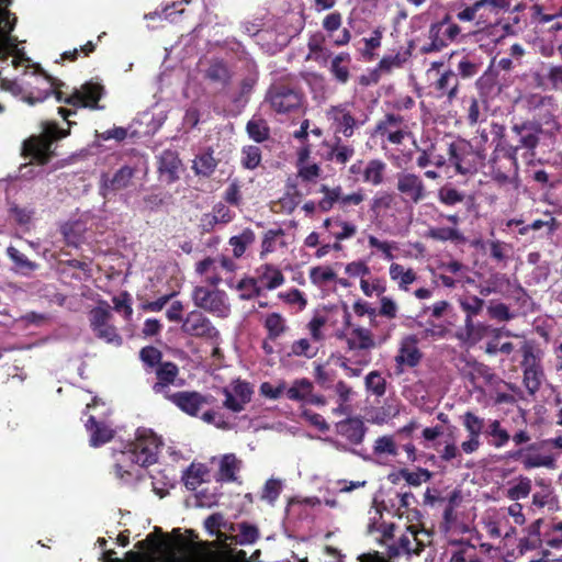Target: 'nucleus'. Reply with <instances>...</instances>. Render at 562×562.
Segmentation results:
<instances>
[{
	"label": "nucleus",
	"mask_w": 562,
	"mask_h": 562,
	"mask_svg": "<svg viewBox=\"0 0 562 562\" xmlns=\"http://www.w3.org/2000/svg\"><path fill=\"white\" fill-rule=\"evenodd\" d=\"M458 303L461 311L465 314L464 326L467 333L471 335L475 328L473 318L483 312L485 302L476 295L467 293L459 296Z\"/></svg>",
	"instance_id": "nucleus-28"
},
{
	"label": "nucleus",
	"mask_w": 562,
	"mask_h": 562,
	"mask_svg": "<svg viewBox=\"0 0 562 562\" xmlns=\"http://www.w3.org/2000/svg\"><path fill=\"white\" fill-rule=\"evenodd\" d=\"M246 131L248 136L256 143H262L270 137V127L261 117L254 116L249 120L246 125Z\"/></svg>",
	"instance_id": "nucleus-46"
},
{
	"label": "nucleus",
	"mask_w": 562,
	"mask_h": 562,
	"mask_svg": "<svg viewBox=\"0 0 562 562\" xmlns=\"http://www.w3.org/2000/svg\"><path fill=\"white\" fill-rule=\"evenodd\" d=\"M518 147L509 145L507 147L495 148L493 157L490 160L491 175L499 186H518Z\"/></svg>",
	"instance_id": "nucleus-7"
},
{
	"label": "nucleus",
	"mask_w": 562,
	"mask_h": 562,
	"mask_svg": "<svg viewBox=\"0 0 562 562\" xmlns=\"http://www.w3.org/2000/svg\"><path fill=\"white\" fill-rule=\"evenodd\" d=\"M396 190L404 201L418 204L427 195V189L423 179L411 171L404 170L396 175Z\"/></svg>",
	"instance_id": "nucleus-18"
},
{
	"label": "nucleus",
	"mask_w": 562,
	"mask_h": 562,
	"mask_svg": "<svg viewBox=\"0 0 562 562\" xmlns=\"http://www.w3.org/2000/svg\"><path fill=\"white\" fill-rule=\"evenodd\" d=\"M426 237L438 241L463 243L465 240L463 234L454 227H431L427 231Z\"/></svg>",
	"instance_id": "nucleus-49"
},
{
	"label": "nucleus",
	"mask_w": 562,
	"mask_h": 562,
	"mask_svg": "<svg viewBox=\"0 0 562 562\" xmlns=\"http://www.w3.org/2000/svg\"><path fill=\"white\" fill-rule=\"evenodd\" d=\"M236 289L240 291L241 300H251L261 294L262 288L259 285L255 277H247L239 280Z\"/></svg>",
	"instance_id": "nucleus-58"
},
{
	"label": "nucleus",
	"mask_w": 562,
	"mask_h": 562,
	"mask_svg": "<svg viewBox=\"0 0 562 562\" xmlns=\"http://www.w3.org/2000/svg\"><path fill=\"white\" fill-rule=\"evenodd\" d=\"M461 33V27L453 22L450 13H445L441 19L430 23L428 29L429 42L420 47L424 55L439 53L456 42Z\"/></svg>",
	"instance_id": "nucleus-9"
},
{
	"label": "nucleus",
	"mask_w": 562,
	"mask_h": 562,
	"mask_svg": "<svg viewBox=\"0 0 562 562\" xmlns=\"http://www.w3.org/2000/svg\"><path fill=\"white\" fill-rule=\"evenodd\" d=\"M366 431L367 427L359 417H348L336 424V432L346 438L351 445H360Z\"/></svg>",
	"instance_id": "nucleus-30"
},
{
	"label": "nucleus",
	"mask_w": 562,
	"mask_h": 562,
	"mask_svg": "<svg viewBox=\"0 0 562 562\" xmlns=\"http://www.w3.org/2000/svg\"><path fill=\"white\" fill-rule=\"evenodd\" d=\"M530 24L539 26L562 19V5L555 7L551 2H535L529 7Z\"/></svg>",
	"instance_id": "nucleus-31"
},
{
	"label": "nucleus",
	"mask_w": 562,
	"mask_h": 562,
	"mask_svg": "<svg viewBox=\"0 0 562 562\" xmlns=\"http://www.w3.org/2000/svg\"><path fill=\"white\" fill-rule=\"evenodd\" d=\"M342 25V14L339 11H333L324 16L322 27L329 37L333 38L335 46H346L351 40V32L348 29H342L341 32L334 37V33Z\"/></svg>",
	"instance_id": "nucleus-27"
},
{
	"label": "nucleus",
	"mask_w": 562,
	"mask_h": 562,
	"mask_svg": "<svg viewBox=\"0 0 562 562\" xmlns=\"http://www.w3.org/2000/svg\"><path fill=\"white\" fill-rule=\"evenodd\" d=\"M383 31V27L378 26L372 31V35L370 37L363 38L364 48L362 50V56L366 60L371 61L375 59L376 54L374 50L381 46Z\"/></svg>",
	"instance_id": "nucleus-57"
},
{
	"label": "nucleus",
	"mask_w": 562,
	"mask_h": 562,
	"mask_svg": "<svg viewBox=\"0 0 562 562\" xmlns=\"http://www.w3.org/2000/svg\"><path fill=\"white\" fill-rule=\"evenodd\" d=\"M256 239L255 233L250 228H245L239 235L232 236L228 240L233 247V255L235 258H240L247 247L251 245Z\"/></svg>",
	"instance_id": "nucleus-48"
},
{
	"label": "nucleus",
	"mask_w": 562,
	"mask_h": 562,
	"mask_svg": "<svg viewBox=\"0 0 562 562\" xmlns=\"http://www.w3.org/2000/svg\"><path fill=\"white\" fill-rule=\"evenodd\" d=\"M398 475L405 480L411 486H419L423 482H428L432 477V472L425 468H417L416 471H409L403 468L398 471Z\"/></svg>",
	"instance_id": "nucleus-55"
},
{
	"label": "nucleus",
	"mask_w": 562,
	"mask_h": 562,
	"mask_svg": "<svg viewBox=\"0 0 562 562\" xmlns=\"http://www.w3.org/2000/svg\"><path fill=\"white\" fill-rule=\"evenodd\" d=\"M86 428L90 432V446L92 447L105 445L114 437V430L103 422H98L94 416L88 418Z\"/></svg>",
	"instance_id": "nucleus-34"
},
{
	"label": "nucleus",
	"mask_w": 562,
	"mask_h": 562,
	"mask_svg": "<svg viewBox=\"0 0 562 562\" xmlns=\"http://www.w3.org/2000/svg\"><path fill=\"white\" fill-rule=\"evenodd\" d=\"M450 562H482L475 546L460 542L451 553Z\"/></svg>",
	"instance_id": "nucleus-50"
},
{
	"label": "nucleus",
	"mask_w": 562,
	"mask_h": 562,
	"mask_svg": "<svg viewBox=\"0 0 562 562\" xmlns=\"http://www.w3.org/2000/svg\"><path fill=\"white\" fill-rule=\"evenodd\" d=\"M285 232L282 228L267 231L261 241L260 259H265L267 255L276 251L278 244L282 247L285 246V241L283 240Z\"/></svg>",
	"instance_id": "nucleus-42"
},
{
	"label": "nucleus",
	"mask_w": 562,
	"mask_h": 562,
	"mask_svg": "<svg viewBox=\"0 0 562 562\" xmlns=\"http://www.w3.org/2000/svg\"><path fill=\"white\" fill-rule=\"evenodd\" d=\"M46 77L50 80V87L42 97H34L33 93L26 97V101L30 104H35L37 102L44 101L50 94H54L58 102H64L68 105L75 108H88L91 110H99L102 106L99 105V101L105 93L104 86L94 79H91L85 82L79 89H75L71 94L66 95L63 91L59 90V87L64 86V83L55 78H52L46 75Z\"/></svg>",
	"instance_id": "nucleus-3"
},
{
	"label": "nucleus",
	"mask_w": 562,
	"mask_h": 562,
	"mask_svg": "<svg viewBox=\"0 0 562 562\" xmlns=\"http://www.w3.org/2000/svg\"><path fill=\"white\" fill-rule=\"evenodd\" d=\"M419 339L416 335L405 336L400 344V349L395 356V362L398 367L414 368L419 364L423 353L418 348Z\"/></svg>",
	"instance_id": "nucleus-26"
},
{
	"label": "nucleus",
	"mask_w": 562,
	"mask_h": 562,
	"mask_svg": "<svg viewBox=\"0 0 562 562\" xmlns=\"http://www.w3.org/2000/svg\"><path fill=\"white\" fill-rule=\"evenodd\" d=\"M134 176L135 169L126 165L117 169L112 177L102 175L100 183L101 195L106 198L111 192L126 189Z\"/></svg>",
	"instance_id": "nucleus-25"
},
{
	"label": "nucleus",
	"mask_w": 562,
	"mask_h": 562,
	"mask_svg": "<svg viewBox=\"0 0 562 562\" xmlns=\"http://www.w3.org/2000/svg\"><path fill=\"white\" fill-rule=\"evenodd\" d=\"M373 134L392 145H402L412 136L407 120L401 114L386 113L375 124Z\"/></svg>",
	"instance_id": "nucleus-13"
},
{
	"label": "nucleus",
	"mask_w": 562,
	"mask_h": 562,
	"mask_svg": "<svg viewBox=\"0 0 562 562\" xmlns=\"http://www.w3.org/2000/svg\"><path fill=\"white\" fill-rule=\"evenodd\" d=\"M512 0H475L471 5L459 11L457 19L461 22H472L481 10H488L490 13L498 14L501 11L510 9Z\"/></svg>",
	"instance_id": "nucleus-24"
},
{
	"label": "nucleus",
	"mask_w": 562,
	"mask_h": 562,
	"mask_svg": "<svg viewBox=\"0 0 562 562\" xmlns=\"http://www.w3.org/2000/svg\"><path fill=\"white\" fill-rule=\"evenodd\" d=\"M484 435L490 438L488 443L496 449L504 448L510 440L509 431L502 426L498 419L488 420Z\"/></svg>",
	"instance_id": "nucleus-39"
},
{
	"label": "nucleus",
	"mask_w": 562,
	"mask_h": 562,
	"mask_svg": "<svg viewBox=\"0 0 562 562\" xmlns=\"http://www.w3.org/2000/svg\"><path fill=\"white\" fill-rule=\"evenodd\" d=\"M325 36L322 33L313 34L307 42V48L310 50V57L315 61H319V54L324 55V60H327L330 56L329 52L325 48Z\"/></svg>",
	"instance_id": "nucleus-60"
},
{
	"label": "nucleus",
	"mask_w": 562,
	"mask_h": 562,
	"mask_svg": "<svg viewBox=\"0 0 562 562\" xmlns=\"http://www.w3.org/2000/svg\"><path fill=\"white\" fill-rule=\"evenodd\" d=\"M111 319L112 313L109 305L105 307L97 306L89 313L90 327L95 336L108 344L121 346L123 339L116 328L110 324Z\"/></svg>",
	"instance_id": "nucleus-16"
},
{
	"label": "nucleus",
	"mask_w": 562,
	"mask_h": 562,
	"mask_svg": "<svg viewBox=\"0 0 562 562\" xmlns=\"http://www.w3.org/2000/svg\"><path fill=\"white\" fill-rule=\"evenodd\" d=\"M386 168V164L381 159L369 160L362 171V181L373 187L381 186L384 182Z\"/></svg>",
	"instance_id": "nucleus-41"
},
{
	"label": "nucleus",
	"mask_w": 562,
	"mask_h": 562,
	"mask_svg": "<svg viewBox=\"0 0 562 562\" xmlns=\"http://www.w3.org/2000/svg\"><path fill=\"white\" fill-rule=\"evenodd\" d=\"M240 164L245 169L255 170L261 164V149L255 145H247L241 148Z\"/></svg>",
	"instance_id": "nucleus-54"
},
{
	"label": "nucleus",
	"mask_w": 562,
	"mask_h": 562,
	"mask_svg": "<svg viewBox=\"0 0 562 562\" xmlns=\"http://www.w3.org/2000/svg\"><path fill=\"white\" fill-rule=\"evenodd\" d=\"M207 469L204 464L192 463L183 473L182 481L189 491H195L205 480Z\"/></svg>",
	"instance_id": "nucleus-44"
},
{
	"label": "nucleus",
	"mask_w": 562,
	"mask_h": 562,
	"mask_svg": "<svg viewBox=\"0 0 562 562\" xmlns=\"http://www.w3.org/2000/svg\"><path fill=\"white\" fill-rule=\"evenodd\" d=\"M256 280L267 290H274L281 286L285 278L282 271L272 263H262L255 270Z\"/></svg>",
	"instance_id": "nucleus-32"
},
{
	"label": "nucleus",
	"mask_w": 562,
	"mask_h": 562,
	"mask_svg": "<svg viewBox=\"0 0 562 562\" xmlns=\"http://www.w3.org/2000/svg\"><path fill=\"white\" fill-rule=\"evenodd\" d=\"M75 113V111L69 109L58 108V114L67 121L68 128H60L56 122H44L41 134L32 135L23 142L21 155L24 158H30L37 165L48 164L56 156L55 150L52 148L53 144L67 137L70 134V126L76 124L68 120Z\"/></svg>",
	"instance_id": "nucleus-2"
},
{
	"label": "nucleus",
	"mask_w": 562,
	"mask_h": 562,
	"mask_svg": "<svg viewBox=\"0 0 562 562\" xmlns=\"http://www.w3.org/2000/svg\"><path fill=\"white\" fill-rule=\"evenodd\" d=\"M553 117L552 114H549V119L541 117L540 120L525 121L520 124H514L512 127L513 133L519 136V145L518 150L520 148H526L528 150H535L540 140V134L542 133V122L548 124L549 121Z\"/></svg>",
	"instance_id": "nucleus-22"
},
{
	"label": "nucleus",
	"mask_w": 562,
	"mask_h": 562,
	"mask_svg": "<svg viewBox=\"0 0 562 562\" xmlns=\"http://www.w3.org/2000/svg\"><path fill=\"white\" fill-rule=\"evenodd\" d=\"M355 155V148L351 145H346L341 142L339 136L335 137V142L327 154L326 159L335 161L339 165H346Z\"/></svg>",
	"instance_id": "nucleus-43"
},
{
	"label": "nucleus",
	"mask_w": 562,
	"mask_h": 562,
	"mask_svg": "<svg viewBox=\"0 0 562 562\" xmlns=\"http://www.w3.org/2000/svg\"><path fill=\"white\" fill-rule=\"evenodd\" d=\"M228 530L236 532L232 539L241 546L255 543L259 538V529L248 521H241L236 525L229 524Z\"/></svg>",
	"instance_id": "nucleus-38"
},
{
	"label": "nucleus",
	"mask_w": 562,
	"mask_h": 562,
	"mask_svg": "<svg viewBox=\"0 0 562 562\" xmlns=\"http://www.w3.org/2000/svg\"><path fill=\"white\" fill-rule=\"evenodd\" d=\"M259 321L266 329V336L269 339H279L289 330L286 318L278 312L262 315Z\"/></svg>",
	"instance_id": "nucleus-33"
},
{
	"label": "nucleus",
	"mask_w": 562,
	"mask_h": 562,
	"mask_svg": "<svg viewBox=\"0 0 562 562\" xmlns=\"http://www.w3.org/2000/svg\"><path fill=\"white\" fill-rule=\"evenodd\" d=\"M192 300L195 306L217 317L226 318L231 313V305L227 303L224 291L195 286L192 292Z\"/></svg>",
	"instance_id": "nucleus-14"
},
{
	"label": "nucleus",
	"mask_w": 562,
	"mask_h": 562,
	"mask_svg": "<svg viewBox=\"0 0 562 562\" xmlns=\"http://www.w3.org/2000/svg\"><path fill=\"white\" fill-rule=\"evenodd\" d=\"M416 537L414 525H409L406 531L398 538L397 542L390 547V555L397 557L400 554L419 555L418 548H415Z\"/></svg>",
	"instance_id": "nucleus-36"
},
{
	"label": "nucleus",
	"mask_w": 562,
	"mask_h": 562,
	"mask_svg": "<svg viewBox=\"0 0 562 562\" xmlns=\"http://www.w3.org/2000/svg\"><path fill=\"white\" fill-rule=\"evenodd\" d=\"M470 379L472 382H474L476 379H481L484 383L497 381L496 373L493 371V369L482 362H474L471 366Z\"/></svg>",
	"instance_id": "nucleus-63"
},
{
	"label": "nucleus",
	"mask_w": 562,
	"mask_h": 562,
	"mask_svg": "<svg viewBox=\"0 0 562 562\" xmlns=\"http://www.w3.org/2000/svg\"><path fill=\"white\" fill-rule=\"evenodd\" d=\"M366 387L376 396H383L386 391V381L379 371H371L366 376Z\"/></svg>",
	"instance_id": "nucleus-64"
},
{
	"label": "nucleus",
	"mask_w": 562,
	"mask_h": 562,
	"mask_svg": "<svg viewBox=\"0 0 562 562\" xmlns=\"http://www.w3.org/2000/svg\"><path fill=\"white\" fill-rule=\"evenodd\" d=\"M198 535L192 529L186 530L183 536L179 528L171 531V538L164 536L159 527H155V532L149 533L145 540L138 541L135 547L138 550L159 551L162 547L170 551L168 562H192L188 554L193 549V542Z\"/></svg>",
	"instance_id": "nucleus-4"
},
{
	"label": "nucleus",
	"mask_w": 562,
	"mask_h": 562,
	"mask_svg": "<svg viewBox=\"0 0 562 562\" xmlns=\"http://www.w3.org/2000/svg\"><path fill=\"white\" fill-rule=\"evenodd\" d=\"M161 446V439L151 429H138L134 440L113 453L116 479L125 483L139 480V470L157 462Z\"/></svg>",
	"instance_id": "nucleus-1"
},
{
	"label": "nucleus",
	"mask_w": 562,
	"mask_h": 562,
	"mask_svg": "<svg viewBox=\"0 0 562 562\" xmlns=\"http://www.w3.org/2000/svg\"><path fill=\"white\" fill-rule=\"evenodd\" d=\"M390 277L393 281L398 282V288L402 290H407L408 285L416 281V273L412 268L405 269L400 263H391L390 266Z\"/></svg>",
	"instance_id": "nucleus-47"
},
{
	"label": "nucleus",
	"mask_w": 562,
	"mask_h": 562,
	"mask_svg": "<svg viewBox=\"0 0 562 562\" xmlns=\"http://www.w3.org/2000/svg\"><path fill=\"white\" fill-rule=\"evenodd\" d=\"M222 393L225 396L223 407L238 414L251 402L254 386L246 380L236 379L228 386L223 387Z\"/></svg>",
	"instance_id": "nucleus-17"
},
{
	"label": "nucleus",
	"mask_w": 562,
	"mask_h": 562,
	"mask_svg": "<svg viewBox=\"0 0 562 562\" xmlns=\"http://www.w3.org/2000/svg\"><path fill=\"white\" fill-rule=\"evenodd\" d=\"M166 398L188 415L196 416L201 407L210 404L211 396H204L196 391H180L166 394Z\"/></svg>",
	"instance_id": "nucleus-23"
},
{
	"label": "nucleus",
	"mask_w": 562,
	"mask_h": 562,
	"mask_svg": "<svg viewBox=\"0 0 562 562\" xmlns=\"http://www.w3.org/2000/svg\"><path fill=\"white\" fill-rule=\"evenodd\" d=\"M438 78L428 86L427 94L436 99H446L449 104L458 98L460 80L452 69L438 72Z\"/></svg>",
	"instance_id": "nucleus-20"
},
{
	"label": "nucleus",
	"mask_w": 562,
	"mask_h": 562,
	"mask_svg": "<svg viewBox=\"0 0 562 562\" xmlns=\"http://www.w3.org/2000/svg\"><path fill=\"white\" fill-rule=\"evenodd\" d=\"M237 269L236 262L228 256L205 257L195 263V272L205 276V281L217 286L223 281V273H233Z\"/></svg>",
	"instance_id": "nucleus-15"
},
{
	"label": "nucleus",
	"mask_w": 562,
	"mask_h": 562,
	"mask_svg": "<svg viewBox=\"0 0 562 562\" xmlns=\"http://www.w3.org/2000/svg\"><path fill=\"white\" fill-rule=\"evenodd\" d=\"M465 199L467 194L456 189L450 183L442 186L438 190V201L446 206H454L457 204L463 203Z\"/></svg>",
	"instance_id": "nucleus-52"
},
{
	"label": "nucleus",
	"mask_w": 562,
	"mask_h": 562,
	"mask_svg": "<svg viewBox=\"0 0 562 562\" xmlns=\"http://www.w3.org/2000/svg\"><path fill=\"white\" fill-rule=\"evenodd\" d=\"M162 352L154 346H145L139 350V359L143 362L144 369L147 373L154 372L156 382L153 384L151 390L155 394H171L169 387L171 385H182V380H179V367L172 361H164Z\"/></svg>",
	"instance_id": "nucleus-5"
},
{
	"label": "nucleus",
	"mask_w": 562,
	"mask_h": 562,
	"mask_svg": "<svg viewBox=\"0 0 562 562\" xmlns=\"http://www.w3.org/2000/svg\"><path fill=\"white\" fill-rule=\"evenodd\" d=\"M7 255L20 271L31 272L37 268V263L29 260L24 254L13 246L7 248Z\"/></svg>",
	"instance_id": "nucleus-61"
},
{
	"label": "nucleus",
	"mask_w": 562,
	"mask_h": 562,
	"mask_svg": "<svg viewBox=\"0 0 562 562\" xmlns=\"http://www.w3.org/2000/svg\"><path fill=\"white\" fill-rule=\"evenodd\" d=\"M486 154L484 149H476L463 138L452 142L448 148V160L461 175L474 173L484 164Z\"/></svg>",
	"instance_id": "nucleus-8"
},
{
	"label": "nucleus",
	"mask_w": 562,
	"mask_h": 562,
	"mask_svg": "<svg viewBox=\"0 0 562 562\" xmlns=\"http://www.w3.org/2000/svg\"><path fill=\"white\" fill-rule=\"evenodd\" d=\"M394 202V195L386 191H379L372 198L370 203V211L376 215H380L383 211L392 207Z\"/></svg>",
	"instance_id": "nucleus-62"
},
{
	"label": "nucleus",
	"mask_w": 562,
	"mask_h": 562,
	"mask_svg": "<svg viewBox=\"0 0 562 562\" xmlns=\"http://www.w3.org/2000/svg\"><path fill=\"white\" fill-rule=\"evenodd\" d=\"M351 56L347 52H341L334 56L330 61L329 71L333 78L341 85H346L350 79Z\"/></svg>",
	"instance_id": "nucleus-37"
},
{
	"label": "nucleus",
	"mask_w": 562,
	"mask_h": 562,
	"mask_svg": "<svg viewBox=\"0 0 562 562\" xmlns=\"http://www.w3.org/2000/svg\"><path fill=\"white\" fill-rule=\"evenodd\" d=\"M266 101L277 113H294L303 106L304 93L294 85L276 82L268 89Z\"/></svg>",
	"instance_id": "nucleus-10"
},
{
	"label": "nucleus",
	"mask_w": 562,
	"mask_h": 562,
	"mask_svg": "<svg viewBox=\"0 0 562 562\" xmlns=\"http://www.w3.org/2000/svg\"><path fill=\"white\" fill-rule=\"evenodd\" d=\"M181 330L192 337L204 338L211 341L220 339V331L211 321L200 311H191L183 319Z\"/></svg>",
	"instance_id": "nucleus-19"
},
{
	"label": "nucleus",
	"mask_w": 562,
	"mask_h": 562,
	"mask_svg": "<svg viewBox=\"0 0 562 562\" xmlns=\"http://www.w3.org/2000/svg\"><path fill=\"white\" fill-rule=\"evenodd\" d=\"M337 338L345 340L347 352L356 356V364L367 367L370 364L371 350L376 347L373 333L369 328L361 326L352 327L348 333L337 334Z\"/></svg>",
	"instance_id": "nucleus-11"
},
{
	"label": "nucleus",
	"mask_w": 562,
	"mask_h": 562,
	"mask_svg": "<svg viewBox=\"0 0 562 562\" xmlns=\"http://www.w3.org/2000/svg\"><path fill=\"white\" fill-rule=\"evenodd\" d=\"M482 67V63L476 60L475 58L465 55L461 58V60L458 63L456 72L458 75V78L462 79H470L476 76Z\"/></svg>",
	"instance_id": "nucleus-56"
},
{
	"label": "nucleus",
	"mask_w": 562,
	"mask_h": 562,
	"mask_svg": "<svg viewBox=\"0 0 562 562\" xmlns=\"http://www.w3.org/2000/svg\"><path fill=\"white\" fill-rule=\"evenodd\" d=\"M204 78L213 83L226 87L232 80V72L225 61L215 59L205 69Z\"/></svg>",
	"instance_id": "nucleus-40"
},
{
	"label": "nucleus",
	"mask_w": 562,
	"mask_h": 562,
	"mask_svg": "<svg viewBox=\"0 0 562 562\" xmlns=\"http://www.w3.org/2000/svg\"><path fill=\"white\" fill-rule=\"evenodd\" d=\"M522 360V383L529 395H535L541 387L546 378L541 359L536 351L535 346L529 341H524L520 347Z\"/></svg>",
	"instance_id": "nucleus-12"
},
{
	"label": "nucleus",
	"mask_w": 562,
	"mask_h": 562,
	"mask_svg": "<svg viewBox=\"0 0 562 562\" xmlns=\"http://www.w3.org/2000/svg\"><path fill=\"white\" fill-rule=\"evenodd\" d=\"M217 165L218 160L214 157L213 148L207 147L204 151L195 156L192 170L195 176L209 178L213 175Z\"/></svg>",
	"instance_id": "nucleus-35"
},
{
	"label": "nucleus",
	"mask_w": 562,
	"mask_h": 562,
	"mask_svg": "<svg viewBox=\"0 0 562 562\" xmlns=\"http://www.w3.org/2000/svg\"><path fill=\"white\" fill-rule=\"evenodd\" d=\"M462 426L464 427L468 435L481 437L485 430V420L475 413L467 411L462 416Z\"/></svg>",
	"instance_id": "nucleus-53"
},
{
	"label": "nucleus",
	"mask_w": 562,
	"mask_h": 562,
	"mask_svg": "<svg viewBox=\"0 0 562 562\" xmlns=\"http://www.w3.org/2000/svg\"><path fill=\"white\" fill-rule=\"evenodd\" d=\"M240 469V461L236 458L235 454L228 453L225 454L220 463V476L221 480L226 482L236 481V473Z\"/></svg>",
	"instance_id": "nucleus-51"
},
{
	"label": "nucleus",
	"mask_w": 562,
	"mask_h": 562,
	"mask_svg": "<svg viewBox=\"0 0 562 562\" xmlns=\"http://www.w3.org/2000/svg\"><path fill=\"white\" fill-rule=\"evenodd\" d=\"M318 192L323 194L318 202L310 200L302 206V210L307 215H312L316 211L328 213L336 204H338L340 211L346 213L350 205H359L366 199V194L362 189H358L349 194H344L341 186L329 187L323 183L319 186Z\"/></svg>",
	"instance_id": "nucleus-6"
},
{
	"label": "nucleus",
	"mask_w": 562,
	"mask_h": 562,
	"mask_svg": "<svg viewBox=\"0 0 562 562\" xmlns=\"http://www.w3.org/2000/svg\"><path fill=\"white\" fill-rule=\"evenodd\" d=\"M318 348L313 346L307 338L294 340L290 346L289 356L312 359L316 357Z\"/></svg>",
	"instance_id": "nucleus-59"
},
{
	"label": "nucleus",
	"mask_w": 562,
	"mask_h": 562,
	"mask_svg": "<svg viewBox=\"0 0 562 562\" xmlns=\"http://www.w3.org/2000/svg\"><path fill=\"white\" fill-rule=\"evenodd\" d=\"M314 385L313 383L306 379H296L293 384L286 390V397L291 401L304 402L313 392Z\"/></svg>",
	"instance_id": "nucleus-45"
},
{
	"label": "nucleus",
	"mask_w": 562,
	"mask_h": 562,
	"mask_svg": "<svg viewBox=\"0 0 562 562\" xmlns=\"http://www.w3.org/2000/svg\"><path fill=\"white\" fill-rule=\"evenodd\" d=\"M181 167L182 161L177 151L166 149L159 156L158 172L165 177L167 183L171 184L179 180V171Z\"/></svg>",
	"instance_id": "nucleus-29"
},
{
	"label": "nucleus",
	"mask_w": 562,
	"mask_h": 562,
	"mask_svg": "<svg viewBox=\"0 0 562 562\" xmlns=\"http://www.w3.org/2000/svg\"><path fill=\"white\" fill-rule=\"evenodd\" d=\"M326 115L331 122L335 137L341 134L346 138H350L359 125L347 103L331 105Z\"/></svg>",
	"instance_id": "nucleus-21"
}]
</instances>
